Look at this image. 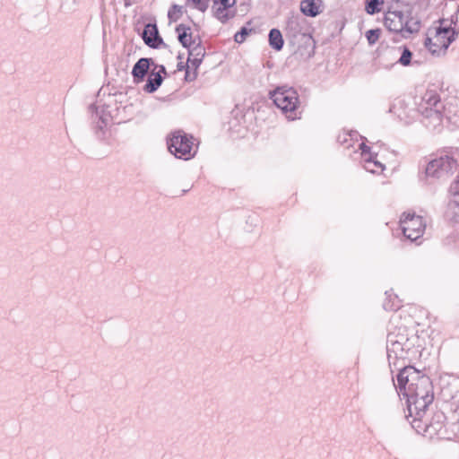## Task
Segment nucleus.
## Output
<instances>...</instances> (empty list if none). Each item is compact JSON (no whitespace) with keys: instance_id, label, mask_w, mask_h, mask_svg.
I'll list each match as a JSON object with an SVG mask.
<instances>
[{"instance_id":"obj_24","label":"nucleus","mask_w":459,"mask_h":459,"mask_svg":"<svg viewBox=\"0 0 459 459\" xmlns=\"http://www.w3.org/2000/svg\"><path fill=\"white\" fill-rule=\"evenodd\" d=\"M437 419L436 422H431L428 428L433 429L436 432H439L443 427L442 420L445 419V415L441 412L435 415Z\"/></svg>"},{"instance_id":"obj_33","label":"nucleus","mask_w":459,"mask_h":459,"mask_svg":"<svg viewBox=\"0 0 459 459\" xmlns=\"http://www.w3.org/2000/svg\"><path fill=\"white\" fill-rule=\"evenodd\" d=\"M132 3H133V0H125V5H126V6H129V5H131V4H132Z\"/></svg>"},{"instance_id":"obj_31","label":"nucleus","mask_w":459,"mask_h":459,"mask_svg":"<svg viewBox=\"0 0 459 459\" xmlns=\"http://www.w3.org/2000/svg\"><path fill=\"white\" fill-rule=\"evenodd\" d=\"M107 126V122L105 121V119L103 118H100L98 123H97V127L100 129V130H102L104 126Z\"/></svg>"},{"instance_id":"obj_13","label":"nucleus","mask_w":459,"mask_h":459,"mask_svg":"<svg viewBox=\"0 0 459 459\" xmlns=\"http://www.w3.org/2000/svg\"><path fill=\"white\" fill-rule=\"evenodd\" d=\"M153 61L152 58L142 57L140 58L134 65L132 70V75L134 78V82L139 83L143 82L145 75L148 74V71L151 67V65H153Z\"/></svg>"},{"instance_id":"obj_20","label":"nucleus","mask_w":459,"mask_h":459,"mask_svg":"<svg viewBox=\"0 0 459 459\" xmlns=\"http://www.w3.org/2000/svg\"><path fill=\"white\" fill-rule=\"evenodd\" d=\"M183 14V6L178 4H173L169 12L168 17L170 22H177Z\"/></svg>"},{"instance_id":"obj_8","label":"nucleus","mask_w":459,"mask_h":459,"mask_svg":"<svg viewBox=\"0 0 459 459\" xmlns=\"http://www.w3.org/2000/svg\"><path fill=\"white\" fill-rule=\"evenodd\" d=\"M457 168V161L449 155H442L430 160L426 168V175L434 178H445L453 174Z\"/></svg>"},{"instance_id":"obj_5","label":"nucleus","mask_w":459,"mask_h":459,"mask_svg":"<svg viewBox=\"0 0 459 459\" xmlns=\"http://www.w3.org/2000/svg\"><path fill=\"white\" fill-rule=\"evenodd\" d=\"M271 99L288 119L298 118L299 96L293 88L278 87L271 92Z\"/></svg>"},{"instance_id":"obj_19","label":"nucleus","mask_w":459,"mask_h":459,"mask_svg":"<svg viewBox=\"0 0 459 459\" xmlns=\"http://www.w3.org/2000/svg\"><path fill=\"white\" fill-rule=\"evenodd\" d=\"M188 49V56L204 58L205 56V48L199 41L195 45L191 46Z\"/></svg>"},{"instance_id":"obj_14","label":"nucleus","mask_w":459,"mask_h":459,"mask_svg":"<svg viewBox=\"0 0 459 459\" xmlns=\"http://www.w3.org/2000/svg\"><path fill=\"white\" fill-rule=\"evenodd\" d=\"M159 71L153 69L148 76L147 82L143 90L148 93H152L158 90L163 82L161 74H166V69L163 65L159 66Z\"/></svg>"},{"instance_id":"obj_7","label":"nucleus","mask_w":459,"mask_h":459,"mask_svg":"<svg viewBox=\"0 0 459 459\" xmlns=\"http://www.w3.org/2000/svg\"><path fill=\"white\" fill-rule=\"evenodd\" d=\"M400 225L404 237L411 241L419 239L426 229V222L423 218L411 212L403 213Z\"/></svg>"},{"instance_id":"obj_11","label":"nucleus","mask_w":459,"mask_h":459,"mask_svg":"<svg viewBox=\"0 0 459 459\" xmlns=\"http://www.w3.org/2000/svg\"><path fill=\"white\" fill-rule=\"evenodd\" d=\"M441 111L443 118L445 117L448 122L459 126V100L451 98L446 104L442 103Z\"/></svg>"},{"instance_id":"obj_9","label":"nucleus","mask_w":459,"mask_h":459,"mask_svg":"<svg viewBox=\"0 0 459 459\" xmlns=\"http://www.w3.org/2000/svg\"><path fill=\"white\" fill-rule=\"evenodd\" d=\"M424 374H421L420 371L417 370L414 367L408 366L404 367L397 375V385L395 388L397 389L400 395L403 393H405L406 386L413 387L416 383H420L422 378H428Z\"/></svg>"},{"instance_id":"obj_26","label":"nucleus","mask_w":459,"mask_h":459,"mask_svg":"<svg viewBox=\"0 0 459 459\" xmlns=\"http://www.w3.org/2000/svg\"><path fill=\"white\" fill-rule=\"evenodd\" d=\"M189 68H190V65H188V63L186 64H184L183 62H179L178 64V69L179 71L181 70H186V81H193L194 79H195L196 77V73L194 72L193 73V75H191L190 72H189Z\"/></svg>"},{"instance_id":"obj_1","label":"nucleus","mask_w":459,"mask_h":459,"mask_svg":"<svg viewBox=\"0 0 459 459\" xmlns=\"http://www.w3.org/2000/svg\"><path fill=\"white\" fill-rule=\"evenodd\" d=\"M402 395L407 401L410 416L415 414V418H420L434 399L430 378H422L413 387L406 386Z\"/></svg>"},{"instance_id":"obj_23","label":"nucleus","mask_w":459,"mask_h":459,"mask_svg":"<svg viewBox=\"0 0 459 459\" xmlns=\"http://www.w3.org/2000/svg\"><path fill=\"white\" fill-rule=\"evenodd\" d=\"M411 51L408 48H403L402 55L397 62L404 66L409 65L411 60Z\"/></svg>"},{"instance_id":"obj_10","label":"nucleus","mask_w":459,"mask_h":459,"mask_svg":"<svg viewBox=\"0 0 459 459\" xmlns=\"http://www.w3.org/2000/svg\"><path fill=\"white\" fill-rule=\"evenodd\" d=\"M408 339L404 335H397L394 333H389L387 335L386 350L388 356L394 353L395 357L402 356L403 352L409 349Z\"/></svg>"},{"instance_id":"obj_27","label":"nucleus","mask_w":459,"mask_h":459,"mask_svg":"<svg viewBox=\"0 0 459 459\" xmlns=\"http://www.w3.org/2000/svg\"><path fill=\"white\" fill-rule=\"evenodd\" d=\"M228 8L229 7H225L222 5L221 7H218L217 10L215 11L216 18L222 22H225L229 19V15L226 12Z\"/></svg>"},{"instance_id":"obj_16","label":"nucleus","mask_w":459,"mask_h":459,"mask_svg":"<svg viewBox=\"0 0 459 459\" xmlns=\"http://www.w3.org/2000/svg\"><path fill=\"white\" fill-rule=\"evenodd\" d=\"M176 31L178 32V39L181 45L186 48H190L191 46L195 44V40L192 39V33L190 31V28L184 25L179 24L176 27Z\"/></svg>"},{"instance_id":"obj_12","label":"nucleus","mask_w":459,"mask_h":459,"mask_svg":"<svg viewBox=\"0 0 459 459\" xmlns=\"http://www.w3.org/2000/svg\"><path fill=\"white\" fill-rule=\"evenodd\" d=\"M142 38L144 43L152 48H157L160 45H165L163 43L161 37L159 34L156 24H146L142 33Z\"/></svg>"},{"instance_id":"obj_2","label":"nucleus","mask_w":459,"mask_h":459,"mask_svg":"<svg viewBox=\"0 0 459 459\" xmlns=\"http://www.w3.org/2000/svg\"><path fill=\"white\" fill-rule=\"evenodd\" d=\"M384 24L387 30L400 33L403 38H409L420 29V20L412 16L409 9L388 11L385 15Z\"/></svg>"},{"instance_id":"obj_34","label":"nucleus","mask_w":459,"mask_h":459,"mask_svg":"<svg viewBox=\"0 0 459 459\" xmlns=\"http://www.w3.org/2000/svg\"><path fill=\"white\" fill-rule=\"evenodd\" d=\"M178 59H181V58H182V56H181V55H178Z\"/></svg>"},{"instance_id":"obj_32","label":"nucleus","mask_w":459,"mask_h":459,"mask_svg":"<svg viewBox=\"0 0 459 459\" xmlns=\"http://www.w3.org/2000/svg\"><path fill=\"white\" fill-rule=\"evenodd\" d=\"M396 307H399V305H389V303H384V308L385 310H394Z\"/></svg>"},{"instance_id":"obj_29","label":"nucleus","mask_w":459,"mask_h":459,"mask_svg":"<svg viewBox=\"0 0 459 459\" xmlns=\"http://www.w3.org/2000/svg\"><path fill=\"white\" fill-rule=\"evenodd\" d=\"M202 61H203V59L199 58V57L197 58V57L188 56V58H187L188 65H190V67L195 69V73H196V69L199 67Z\"/></svg>"},{"instance_id":"obj_28","label":"nucleus","mask_w":459,"mask_h":459,"mask_svg":"<svg viewBox=\"0 0 459 459\" xmlns=\"http://www.w3.org/2000/svg\"><path fill=\"white\" fill-rule=\"evenodd\" d=\"M250 31L251 30H248L246 27H242L241 30L235 34V41L238 43H242L243 41H245L246 37L249 34Z\"/></svg>"},{"instance_id":"obj_25","label":"nucleus","mask_w":459,"mask_h":459,"mask_svg":"<svg viewBox=\"0 0 459 459\" xmlns=\"http://www.w3.org/2000/svg\"><path fill=\"white\" fill-rule=\"evenodd\" d=\"M450 191L454 195L453 203L459 206V176L458 178L451 185Z\"/></svg>"},{"instance_id":"obj_22","label":"nucleus","mask_w":459,"mask_h":459,"mask_svg":"<svg viewBox=\"0 0 459 459\" xmlns=\"http://www.w3.org/2000/svg\"><path fill=\"white\" fill-rule=\"evenodd\" d=\"M384 3L383 0H367L366 11L369 14H373L379 11L378 5Z\"/></svg>"},{"instance_id":"obj_3","label":"nucleus","mask_w":459,"mask_h":459,"mask_svg":"<svg viewBox=\"0 0 459 459\" xmlns=\"http://www.w3.org/2000/svg\"><path fill=\"white\" fill-rule=\"evenodd\" d=\"M442 102L435 90H427L418 103V111L429 120L428 126L433 128L439 126L443 120L441 111Z\"/></svg>"},{"instance_id":"obj_17","label":"nucleus","mask_w":459,"mask_h":459,"mask_svg":"<svg viewBox=\"0 0 459 459\" xmlns=\"http://www.w3.org/2000/svg\"><path fill=\"white\" fill-rule=\"evenodd\" d=\"M269 44L272 48L280 51L283 48L284 40L278 29H272L269 32Z\"/></svg>"},{"instance_id":"obj_18","label":"nucleus","mask_w":459,"mask_h":459,"mask_svg":"<svg viewBox=\"0 0 459 459\" xmlns=\"http://www.w3.org/2000/svg\"><path fill=\"white\" fill-rule=\"evenodd\" d=\"M300 10L305 15L309 17H315L319 13L318 5L314 0H302Z\"/></svg>"},{"instance_id":"obj_30","label":"nucleus","mask_w":459,"mask_h":459,"mask_svg":"<svg viewBox=\"0 0 459 459\" xmlns=\"http://www.w3.org/2000/svg\"><path fill=\"white\" fill-rule=\"evenodd\" d=\"M221 5L225 7H231L235 4V0L230 3V0H220Z\"/></svg>"},{"instance_id":"obj_6","label":"nucleus","mask_w":459,"mask_h":459,"mask_svg":"<svg viewBox=\"0 0 459 459\" xmlns=\"http://www.w3.org/2000/svg\"><path fill=\"white\" fill-rule=\"evenodd\" d=\"M168 148L176 158L185 160H190L194 156L192 152L193 137L183 131H176L168 141Z\"/></svg>"},{"instance_id":"obj_4","label":"nucleus","mask_w":459,"mask_h":459,"mask_svg":"<svg viewBox=\"0 0 459 459\" xmlns=\"http://www.w3.org/2000/svg\"><path fill=\"white\" fill-rule=\"evenodd\" d=\"M442 22L438 26L429 30L425 47L433 54L440 55L445 52L455 40V30L450 26H444Z\"/></svg>"},{"instance_id":"obj_21","label":"nucleus","mask_w":459,"mask_h":459,"mask_svg":"<svg viewBox=\"0 0 459 459\" xmlns=\"http://www.w3.org/2000/svg\"><path fill=\"white\" fill-rule=\"evenodd\" d=\"M382 30L380 29L369 30L366 32V38L369 45H374L380 38Z\"/></svg>"},{"instance_id":"obj_15","label":"nucleus","mask_w":459,"mask_h":459,"mask_svg":"<svg viewBox=\"0 0 459 459\" xmlns=\"http://www.w3.org/2000/svg\"><path fill=\"white\" fill-rule=\"evenodd\" d=\"M359 149L361 150V154L364 157V168L366 170L371 173H376L377 169H380L381 171L384 169V165L381 162L373 160L371 155L368 154L369 148L365 143H360Z\"/></svg>"}]
</instances>
